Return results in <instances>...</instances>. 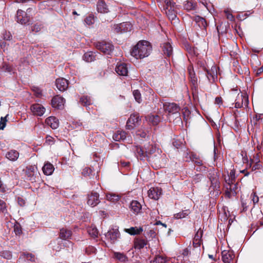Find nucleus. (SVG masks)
Segmentation results:
<instances>
[{"instance_id":"obj_1","label":"nucleus","mask_w":263,"mask_h":263,"mask_svg":"<svg viewBox=\"0 0 263 263\" xmlns=\"http://www.w3.org/2000/svg\"><path fill=\"white\" fill-rule=\"evenodd\" d=\"M152 47L150 43L146 41H139L130 51L132 56L136 59H143L148 57L152 51Z\"/></svg>"},{"instance_id":"obj_2","label":"nucleus","mask_w":263,"mask_h":263,"mask_svg":"<svg viewBox=\"0 0 263 263\" xmlns=\"http://www.w3.org/2000/svg\"><path fill=\"white\" fill-rule=\"evenodd\" d=\"M31 11V9L29 8L27 9V12L22 10H18L16 14L17 22L22 25H26L30 22V16L28 15V13Z\"/></svg>"},{"instance_id":"obj_3","label":"nucleus","mask_w":263,"mask_h":263,"mask_svg":"<svg viewBox=\"0 0 263 263\" xmlns=\"http://www.w3.org/2000/svg\"><path fill=\"white\" fill-rule=\"evenodd\" d=\"M249 104L248 97L246 94L239 93L235 100V107L237 108H247Z\"/></svg>"},{"instance_id":"obj_4","label":"nucleus","mask_w":263,"mask_h":263,"mask_svg":"<svg viewBox=\"0 0 263 263\" xmlns=\"http://www.w3.org/2000/svg\"><path fill=\"white\" fill-rule=\"evenodd\" d=\"M40 175L37 167L35 166H29L27 167L26 171V176L27 179L32 182L36 181V178Z\"/></svg>"},{"instance_id":"obj_5","label":"nucleus","mask_w":263,"mask_h":263,"mask_svg":"<svg viewBox=\"0 0 263 263\" xmlns=\"http://www.w3.org/2000/svg\"><path fill=\"white\" fill-rule=\"evenodd\" d=\"M164 111L168 112L170 114H178L180 108L179 105L175 103L165 102L163 104Z\"/></svg>"},{"instance_id":"obj_6","label":"nucleus","mask_w":263,"mask_h":263,"mask_svg":"<svg viewBox=\"0 0 263 263\" xmlns=\"http://www.w3.org/2000/svg\"><path fill=\"white\" fill-rule=\"evenodd\" d=\"M120 235L118 228L116 227L110 229L105 234V237L111 243H114L119 238Z\"/></svg>"},{"instance_id":"obj_7","label":"nucleus","mask_w":263,"mask_h":263,"mask_svg":"<svg viewBox=\"0 0 263 263\" xmlns=\"http://www.w3.org/2000/svg\"><path fill=\"white\" fill-rule=\"evenodd\" d=\"M96 47L106 54H110L114 49V46L110 43L98 42L96 44Z\"/></svg>"},{"instance_id":"obj_8","label":"nucleus","mask_w":263,"mask_h":263,"mask_svg":"<svg viewBox=\"0 0 263 263\" xmlns=\"http://www.w3.org/2000/svg\"><path fill=\"white\" fill-rule=\"evenodd\" d=\"M146 151H144L141 147H137V157L140 160H144L146 157H148L149 159L151 158V155L153 154L156 151L155 148H153L152 149H148L145 148Z\"/></svg>"},{"instance_id":"obj_9","label":"nucleus","mask_w":263,"mask_h":263,"mask_svg":"<svg viewBox=\"0 0 263 263\" xmlns=\"http://www.w3.org/2000/svg\"><path fill=\"white\" fill-rule=\"evenodd\" d=\"M65 99L59 96H56L51 100L52 106L57 109H62L64 105Z\"/></svg>"},{"instance_id":"obj_10","label":"nucleus","mask_w":263,"mask_h":263,"mask_svg":"<svg viewBox=\"0 0 263 263\" xmlns=\"http://www.w3.org/2000/svg\"><path fill=\"white\" fill-rule=\"evenodd\" d=\"M186 156H185L186 162L192 161L195 164L199 165L202 166L203 165L202 161L200 159L199 157L195 154L192 153L191 154H189L187 153H186Z\"/></svg>"},{"instance_id":"obj_11","label":"nucleus","mask_w":263,"mask_h":263,"mask_svg":"<svg viewBox=\"0 0 263 263\" xmlns=\"http://www.w3.org/2000/svg\"><path fill=\"white\" fill-rule=\"evenodd\" d=\"M147 194L150 198L158 200L162 194L161 189L159 187H152L148 191Z\"/></svg>"},{"instance_id":"obj_12","label":"nucleus","mask_w":263,"mask_h":263,"mask_svg":"<svg viewBox=\"0 0 263 263\" xmlns=\"http://www.w3.org/2000/svg\"><path fill=\"white\" fill-rule=\"evenodd\" d=\"M99 197V195L97 193H92L88 196V204L92 207L96 206L100 202Z\"/></svg>"},{"instance_id":"obj_13","label":"nucleus","mask_w":263,"mask_h":263,"mask_svg":"<svg viewBox=\"0 0 263 263\" xmlns=\"http://www.w3.org/2000/svg\"><path fill=\"white\" fill-rule=\"evenodd\" d=\"M31 110L34 115L42 116L45 111V108L41 104H34L31 106Z\"/></svg>"},{"instance_id":"obj_14","label":"nucleus","mask_w":263,"mask_h":263,"mask_svg":"<svg viewBox=\"0 0 263 263\" xmlns=\"http://www.w3.org/2000/svg\"><path fill=\"white\" fill-rule=\"evenodd\" d=\"M57 88L61 91L65 90L68 86L67 80L64 78H59L55 81Z\"/></svg>"},{"instance_id":"obj_15","label":"nucleus","mask_w":263,"mask_h":263,"mask_svg":"<svg viewBox=\"0 0 263 263\" xmlns=\"http://www.w3.org/2000/svg\"><path fill=\"white\" fill-rule=\"evenodd\" d=\"M130 211L135 214L137 215L141 213L142 210V205L141 203L137 200H133L129 206Z\"/></svg>"},{"instance_id":"obj_16","label":"nucleus","mask_w":263,"mask_h":263,"mask_svg":"<svg viewBox=\"0 0 263 263\" xmlns=\"http://www.w3.org/2000/svg\"><path fill=\"white\" fill-rule=\"evenodd\" d=\"M45 123L52 129H57L59 126V120L55 117L51 116L47 118Z\"/></svg>"},{"instance_id":"obj_17","label":"nucleus","mask_w":263,"mask_h":263,"mask_svg":"<svg viewBox=\"0 0 263 263\" xmlns=\"http://www.w3.org/2000/svg\"><path fill=\"white\" fill-rule=\"evenodd\" d=\"M207 78L210 82H214L217 79V67L212 66L211 70H207Z\"/></svg>"},{"instance_id":"obj_18","label":"nucleus","mask_w":263,"mask_h":263,"mask_svg":"<svg viewBox=\"0 0 263 263\" xmlns=\"http://www.w3.org/2000/svg\"><path fill=\"white\" fill-rule=\"evenodd\" d=\"M116 71L119 75L127 76L128 73L127 65L125 63L118 65L116 67Z\"/></svg>"},{"instance_id":"obj_19","label":"nucleus","mask_w":263,"mask_h":263,"mask_svg":"<svg viewBox=\"0 0 263 263\" xmlns=\"http://www.w3.org/2000/svg\"><path fill=\"white\" fill-rule=\"evenodd\" d=\"M147 245V240L142 238H136L134 240V248L140 250Z\"/></svg>"},{"instance_id":"obj_20","label":"nucleus","mask_w":263,"mask_h":263,"mask_svg":"<svg viewBox=\"0 0 263 263\" xmlns=\"http://www.w3.org/2000/svg\"><path fill=\"white\" fill-rule=\"evenodd\" d=\"M163 54L167 57H171L173 54V47L169 42L164 43L162 46Z\"/></svg>"},{"instance_id":"obj_21","label":"nucleus","mask_w":263,"mask_h":263,"mask_svg":"<svg viewBox=\"0 0 263 263\" xmlns=\"http://www.w3.org/2000/svg\"><path fill=\"white\" fill-rule=\"evenodd\" d=\"M42 170L43 173L45 175L49 176L52 174L54 170V168L53 165L51 163L49 162H46L43 166Z\"/></svg>"},{"instance_id":"obj_22","label":"nucleus","mask_w":263,"mask_h":263,"mask_svg":"<svg viewBox=\"0 0 263 263\" xmlns=\"http://www.w3.org/2000/svg\"><path fill=\"white\" fill-rule=\"evenodd\" d=\"M208 177L210 180L212 185H214L215 186L218 185V177L217 176V173L215 172L214 170L210 172L208 175Z\"/></svg>"},{"instance_id":"obj_23","label":"nucleus","mask_w":263,"mask_h":263,"mask_svg":"<svg viewBox=\"0 0 263 263\" xmlns=\"http://www.w3.org/2000/svg\"><path fill=\"white\" fill-rule=\"evenodd\" d=\"M222 260L224 263H230L234 257L233 254L229 251L224 250L221 253Z\"/></svg>"},{"instance_id":"obj_24","label":"nucleus","mask_w":263,"mask_h":263,"mask_svg":"<svg viewBox=\"0 0 263 263\" xmlns=\"http://www.w3.org/2000/svg\"><path fill=\"white\" fill-rule=\"evenodd\" d=\"M194 21L196 22V24L201 29H205L207 24L205 20L199 16L197 15L194 17Z\"/></svg>"},{"instance_id":"obj_25","label":"nucleus","mask_w":263,"mask_h":263,"mask_svg":"<svg viewBox=\"0 0 263 263\" xmlns=\"http://www.w3.org/2000/svg\"><path fill=\"white\" fill-rule=\"evenodd\" d=\"M97 7L98 11L100 13H105L109 11L108 6L105 3V1H99Z\"/></svg>"},{"instance_id":"obj_26","label":"nucleus","mask_w":263,"mask_h":263,"mask_svg":"<svg viewBox=\"0 0 263 263\" xmlns=\"http://www.w3.org/2000/svg\"><path fill=\"white\" fill-rule=\"evenodd\" d=\"M124 231L131 235H136L140 234L143 231V229L142 227H130L125 229Z\"/></svg>"},{"instance_id":"obj_27","label":"nucleus","mask_w":263,"mask_h":263,"mask_svg":"<svg viewBox=\"0 0 263 263\" xmlns=\"http://www.w3.org/2000/svg\"><path fill=\"white\" fill-rule=\"evenodd\" d=\"M112 138L116 141H124L126 138V133L118 130L113 135Z\"/></svg>"},{"instance_id":"obj_28","label":"nucleus","mask_w":263,"mask_h":263,"mask_svg":"<svg viewBox=\"0 0 263 263\" xmlns=\"http://www.w3.org/2000/svg\"><path fill=\"white\" fill-rule=\"evenodd\" d=\"M96 56L97 54L96 52H87L83 55V60L86 62H91L96 60Z\"/></svg>"},{"instance_id":"obj_29","label":"nucleus","mask_w":263,"mask_h":263,"mask_svg":"<svg viewBox=\"0 0 263 263\" xmlns=\"http://www.w3.org/2000/svg\"><path fill=\"white\" fill-rule=\"evenodd\" d=\"M141 121V118L138 114H132L128 119V123H131L134 126L138 125Z\"/></svg>"},{"instance_id":"obj_30","label":"nucleus","mask_w":263,"mask_h":263,"mask_svg":"<svg viewBox=\"0 0 263 263\" xmlns=\"http://www.w3.org/2000/svg\"><path fill=\"white\" fill-rule=\"evenodd\" d=\"M18 156L19 153L15 150H11L6 154L7 158L12 161H16L18 159Z\"/></svg>"},{"instance_id":"obj_31","label":"nucleus","mask_w":263,"mask_h":263,"mask_svg":"<svg viewBox=\"0 0 263 263\" xmlns=\"http://www.w3.org/2000/svg\"><path fill=\"white\" fill-rule=\"evenodd\" d=\"M71 235L72 232L70 230L62 229L60 230V236L64 240L70 239Z\"/></svg>"},{"instance_id":"obj_32","label":"nucleus","mask_w":263,"mask_h":263,"mask_svg":"<svg viewBox=\"0 0 263 263\" xmlns=\"http://www.w3.org/2000/svg\"><path fill=\"white\" fill-rule=\"evenodd\" d=\"M148 120L153 125H156L160 122L161 118L158 115H153L148 117Z\"/></svg>"},{"instance_id":"obj_33","label":"nucleus","mask_w":263,"mask_h":263,"mask_svg":"<svg viewBox=\"0 0 263 263\" xmlns=\"http://www.w3.org/2000/svg\"><path fill=\"white\" fill-rule=\"evenodd\" d=\"M184 8L188 11L194 9L196 6L195 1H184Z\"/></svg>"},{"instance_id":"obj_34","label":"nucleus","mask_w":263,"mask_h":263,"mask_svg":"<svg viewBox=\"0 0 263 263\" xmlns=\"http://www.w3.org/2000/svg\"><path fill=\"white\" fill-rule=\"evenodd\" d=\"M80 102L83 105L85 106L86 107L92 103V100L88 96H83L81 97Z\"/></svg>"},{"instance_id":"obj_35","label":"nucleus","mask_w":263,"mask_h":263,"mask_svg":"<svg viewBox=\"0 0 263 263\" xmlns=\"http://www.w3.org/2000/svg\"><path fill=\"white\" fill-rule=\"evenodd\" d=\"M114 257L122 262H125L127 260V257L123 253L115 252L114 253Z\"/></svg>"},{"instance_id":"obj_36","label":"nucleus","mask_w":263,"mask_h":263,"mask_svg":"<svg viewBox=\"0 0 263 263\" xmlns=\"http://www.w3.org/2000/svg\"><path fill=\"white\" fill-rule=\"evenodd\" d=\"M120 24L123 33L130 31L132 30V25L129 22H123Z\"/></svg>"},{"instance_id":"obj_37","label":"nucleus","mask_w":263,"mask_h":263,"mask_svg":"<svg viewBox=\"0 0 263 263\" xmlns=\"http://www.w3.org/2000/svg\"><path fill=\"white\" fill-rule=\"evenodd\" d=\"M190 214L189 210H183L174 215V217L176 219H182L185 218Z\"/></svg>"},{"instance_id":"obj_38","label":"nucleus","mask_w":263,"mask_h":263,"mask_svg":"<svg viewBox=\"0 0 263 263\" xmlns=\"http://www.w3.org/2000/svg\"><path fill=\"white\" fill-rule=\"evenodd\" d=\"M235 179V172L234 169L231 170L229 174H228V179L225 178L226 182L230 184V183H233V181Z\"/></svg>"},{"instance_id":"obj_39","label":"nucleus","mask_w":263,"mask_h":263,"mask_svg":"<svg viewBox=\"0 0 263 263\" xmlns=\"http://www.w3.org/2000/svg\"><path fill=\"white\" fill-rule=\"evenodd\" d=\"M87 232L90 236L92 237L96 238L98 236V231L97 229L93 226H91L88 228Z\"/></svg>"},{"instance_id":"obj_40","label":"nucleus","mask_w":263,"mask_h":263,"mask_svg":"<svg viewBox=\"0 0 263 263\" xmlns=\"http://www.w3.org/2000/svg\"><path fill=\"white\" fill-rule=\"evenodd\" d=\"M175 9L166 10L165 13L170 20H174L177 17Z\"/></svg>"},{"instance_id":"obj_41","label":"nucleus","mask_w":263,"mask_h":263,"mask_svg":"<svg viewBox=\"0 0 263 263\" xmlns=\"http://www.w3.org/2000/svg\"><path fill=\"white\" fill-rule=\"evenodd\" d=\"M166 260L165 257L162 255H156L151 263H165Z\"/></svg>"},{"instance_id":"obj_42","label":"nucleus","mask_w":263,"mask_h":263,"mask_svg":"<svg viewBox=\"0 0 263 263\" xmlns=\"http://www.w3.org/2000/svg\"><path fill=\"white\" fill-rule=\"evenodd\" d=\"M1 70L4 72H8L10 73L11 72L14 73L13 68L12 66L7 63H4L3 64V66L1 68Z\"/></svg>"},{"instance_id":"obj_43","label":"nucleus","mask_w":263,"mask_h":263,"mask_svg":"<svg viewBox=\"0 0 263 263\" xmlns=\"http://www.w3.org/2000/svg\"><path fill=\"white\" fill-rule=\"evenodd\" d=\"M190 81L193 84V95L194 96L196 93L197 87V77H193L190 79Z\"/></svg>"},{"instance_id":"obj_44","label":"nucleus","mask_w":263,"mask_h":263,"mask_svg":"<svg viewBox=\"0 0 263 263\" xmlns=\"http://www.w3.org/2000/svg\"><path fill=\"white\" fill-rule=\"evenodd\" d=\"M106 196L107 199L111 202L117 201L119 199V196L115 194H112V193L107 194L106 195Z\"/></svg>"},{"instance_id":"obj_45","label":"nucleus","mask_w":263,"mask_h":263,"mask_svg":"<svg viewBox=\"0 0 263 263\" xmlns=\"http://www.w3.org/2000/svg\"><path fill=\"white\" fill-rule=\"evenodd\" d=\"M202 233H203V232L201 230H198L195 235V237L194 238V242L196 243H198V242H201V238H202Z\"/></svg>"},{"instance_id":"obj_46","label":"nucleus","mask_w":263,"mask_h":263,"mask_svg":"<svg viewBox=\"0 0 263 263\" xmlns=\"http://www.w3.org/2000/svg\"><path fill=\"white\" fill-rule=\"evenodd\" d=\"M228 186H229V187H228L229 190L232 193L233 196H236L237 194V192L236 191L237 189V184H235L233 182V183H230V184H228Z\"/></svg>"},{"instance_id":"obj_47","label":"nucleus","mask_w":263,"mask_h":263,"mask_svg":"<svg viewBox=\"0 0 263 263\" xmlns=\"http://www.w3.org/2000/svg\"><path fill=\"white\" fill-rule=\"evenodd\" d=\"M133 95L136 101L138 103H140L141 101V97L140 91L138 90H135L133 91Z\"/></svg>"},{"instance_id":"obj_48","label":"nucleus","mask_w":263,"mask_h":263,"mask_svg":"<svg viewBox=\"0 0 263 263\" xmlns=\"http://www.w3.org/2000/svg\"><path fill=\"white\" fill-rule=\"evenodd\" d=\"M85 22L88 25H91L93 24L95 22V17L93 15L90 14L88 16H87L85 18Z\"/></svg>"},{"instance_id":"obj_49","label":"nucleus","mask_w":263,"mask_h":263,"mask_svg":"<svg viewBox=\"0 0 263 263\" xmlns=\"http://www.w3.org/2000/svg\"><path fill=\"white\" fill-rule=\"evenodd\" d=\"M166 2L165 4V9L166 10L172 9L173 8H175V4L174 1H164Z\"/></svg>"},{"instance_id":"obj_50","label":"nucleus","mask_w":263,"mask_h":263,"mask_svg":"<svg viewBox=\"0 0 263 263\" xmlns=\"http://www.w3.org/2000/svg\"><path fill=\"white\" fill-rule=\"evenodd\" d=\"M8 116L7 115L5 117H1L0 121V130L3 129L6 126V123L7 122L6 118Z\"/></svg>"},{"instance_id":"obj_51","label":"nucleus","mask_w":263,"mask_h":263,"mask_svg":"<svg viewBox=\"0 0 263 263\" xmlns=\"http://www.w3.org/2000/svg\"><path fill=\"white\" fill-rule=\"evenodd\" d=\"M226 16L227 18L229 20L231 21H234V17L232 15V14L230 12V11L228 9H226L224 11Z\"/></svg>"},{"instance_id":"obj_52","label":"nucleus","mask_w":263,"mask_h":263,"mask_svg":"<svg viewBox=\"0 0 263 263\" xmlns=\"http://www.w3.org/2000/svg\"><path fill=\"white\" fill-rule=\"evenodd\" d=\"M250 166H251V165L252 164H254V163H257L258 162H260V160H259V155L258 154H256V156H254L253 157V158H250Z\"/></svg>"},{"instance_id":"obj_53","label":"nucleus","mask_w":263,"mask_h":263,"mask_svg":"<svg viewBox=\"0 0 263 263\" xmlns=\"http://www.w3.org/2000/svg\"><path fill=\"white\" fill-rule=\"evenodd\" d=\"M92 173V170L89 167L84 168L82 172V175L84 176H88Z\"/></svg>"},{"instance_id":"obj_54","label":"nucleus","mask_w":263,"mask_h":263,"mask_svg":"<svg viewBox=\"0 0 263 263\" xmlns=\"http://www.w3.org/2000/svg\"><path fill=\"white\" fill-rule=\"evenodd\" d=\"M0 211L3 213H5L6 211V204L2 200H0Z\"/></svg>"},{"instance_id":"obj_55","label":"nucleus","mask_w":263,"mask_h":263,"mask_svg":"<svg viewBox=\"0 0 263 263\" xmlns=\"http://www.w3.org/2000/svg\"><path fill=\"white\" fill-rule=\"evenodd\" d=\"M46 142L49 145H52L54 143V138L50 136H47L46 138Z\"/></svg>"},{"instance_id":"obj_56","label":"nucleus","mask_w":263,"mask_h":263,"mask_svg":"<svg viewBox=\"0 0 263 263\" xmlns=\"http://www.w3.org/2000/svg\"><path fill=\"white\" fill-rule=\"evenodd\" d=\"M251 197L252 198V200L254 204L258 202L259 198L255 193H252V194L251 195Z\"/></svg>"},{"instance_id":"obj_57","label":"nucleus","mask_w":263,"mask_h":263,"mask_svg":"<svg viewBox=\"0 0 263 263\" xmlns=\"http://www.w3.org/2000/svg\"><path fill=\"white\" fill-rule=\"evenodd\" d=\"M114 31L117 33H123L121 28L120 27V24H116L114 26Z\"/></svg>"},{"instance_id":"obj_58","label":"nucleus","mask_w":263,"mask_h":263,"mask_svg":"<svg viewBox=\"0 0 263 263\" xmlns=\"http://www.w3.org/2000/svg\"><path fill=\"white\" fill-rule=\"evenodd\" d=\"M24 255L25 256V258L26 259H27L28 260H29L31 261H34V257L32 254L26 253V254H24Z\"/></svg>"},{"instance_id":"obj_59","label":"nucleus","mask_w":263,"mask_h":263,"mask_svg":"<svg viewBox=\"0 0 263 263\" xmlns=\"http://www.w3.org/2000/svg\"><path fill=\"white\" fill-rule=\"evenodd\" d=\"M191 247H188L185 248L182 252V255L184 256H187L190 254Z\"/></svg>"},{"instance_id":"obj_60","label":"nucleus","mask_w":263,"mask_h":263,"mask_svg":"<svg viewBox=\"0 0 263 263\" xmlns=\"http://www.w3.org/2000/svg\"><path fill=\"white\" fill-rule=\"evenodd\" d=\"M41 28H42V25L35 24L33 26L32 30L33 31L37 32L41 30Z\"/></svg>"},{"instance_id":"obj_61","label":"nucleus","mask_w":263,"mask_h":263,"mask_svg":"<svg viewBox=\"0 0 263 263\" xmlns=\"http://www.w3.org/2000/svg\"><path fill=\"white\" fill-rule=\"evenodd\" d=\"M262 166L259 163V162H258L257 163H254V165L252 166V171H255L256 170H259L261 168Z\"/></svg>"},{"instance_id":"obj_62","label":"nucleus","mask_w":263,"mask_h":263,"mask_svg":"<svg viewBox=\"0 0 263 263\" xmlns=\"http://www.w3.org/2000/svg\"><path fill=\"white\" fill-rule=\"evenodd\" d=\"M188 71H189V73L190 79H191L192 78H193V77H196L195 76V73L193 69L192 68V67H189Z\"/></svg>"},{"instance_id":"obj_63","label":"nucleus","mask_w":263,"mask_h":263,"mask_svg":"<svg viewBox=\"0 0 263 263\" xmlns=\"http://www.w3.org/2000/svg\"><path fill=\"white\" fill-rule=\"evenodd\" d=\"M225 196L229 198H230L233 196L232 193L229 190L228 186H227V190L225 192Z\"/></svg>"},{"instance_id":"obj_64","label":"nucleus","mask_w":263,"mask_h":263,"mask_svg":"<svg viewBox=\"0 0 263 263\" xmlns=\"http://www.w3.org/2000/svg\"><path fill=\"white\" fill-rule=\"evenodd\" d=\"M12 38V35H11V34L10 33V32H8V33H6L4 35V40H10Z\"/></svg>"}]
</instances>
